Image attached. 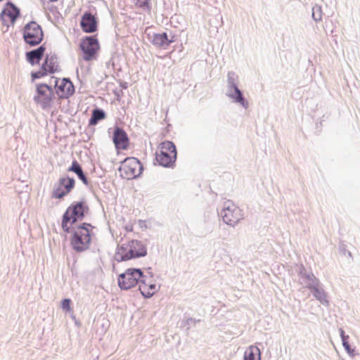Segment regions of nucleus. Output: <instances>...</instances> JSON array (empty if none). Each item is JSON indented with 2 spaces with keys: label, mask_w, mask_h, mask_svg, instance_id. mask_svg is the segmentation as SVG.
Here are the masks:
<instances>
[{
  "label": "nucleus",
  "mask_w": 360,
  "mask_h": 360,
  "mask_svg": "<svg viewBox=\"0 0 360 360\" xmlns=\"http://www.w3.org/2000/svg\"><path fill=\"white\" fill-rule=\"evenodd\" d=\"M129 231H132V228L131 227L130 229H128Z\"/></svg>",
  "instance_id": "obj_32"
},
{
  "label": "nucleus",
  "mask_w": 360,
  "mask_h": 360,
  "mask_svg": "<svg viewBox=\"0 0 360 360\" xmlns=\"http://www.w3.org/2000/svg\"><path fill=\"white\" fill-rule=\"evenodd\" d=\"M92 230L93 226L87 223L74 226L71 230L73 232L71 245L76 251L82 252L89 248L91 241Z\"/></svg>",
  "instance_id": "obj_1"
},
{
  "label": "nucleus",
  "mask_w": 360,
  "mask_h": 360,
  "mask_svg": "<svg viewBox=\"0 0 360 360\" xmlns=\"http://www.w3.org/2000/svg\"><path fill=\"white\" fill-rule=\"evenodd\" d=\"M70 303V299H64L61 302V307L63 309L70 311H71Z\"/></svg>",
  "instance_id": "obj_26"
},
{
  "label": "nucleus",
  "mask_w": 360,
  "mask_h": 360,
  "mask_svg": "<svg viewBox=\"0 0 360 360\" xmlns=\"http://www.w3.org/2000/svg\"><path fill=\"white\" fill-rule=\"evenodd\" d=\"M131 249L129 247V242L127 243L122 244L117 248L115 253V259L117 262L127 261L131 259Z\"/></svg>",
  "instance_id": "obj_17"
},
{
  "label": "nucleus",
  "mask_w": 360,
  "mask_h": 360,
  "mask_svg": "<svg viewBox=\"0 0 360 360\" xmlns=\"http://www.w3.org/2000/svg\"><path fill=\"white\" fill-rule=\"evenodd\" d=\"M55 88L57 95L60 98H68L75 92V87L72 82L66 78L56 79Z\"/></svg>",
  "instance_id": "obj_12"
},
{
  "label": "nucleus",
  "mask_w": 360,
  "mask_h": 360,
  "mask_svg": "<svg viewBox=\"0 0 360 360\" xmlns=\"http://www.w3.org/2000/svg\"><path fill=\"white\" fill-rule=\"evenodd\" d=\"M80 27L86 33H93L98 30V19L96 15L90 12H85L80 21Z\"/></svg>",
  "instance_id": "obj_13"
},
{
  "label": "nucleus",
  "mask_w": 360,
  "mask_h": 360,
  "mask_svg": "<svg viewBox=\"0 0 360 360\" xmlns=\"http://www.w3.org/2000/svg\"><path fill=\"white\" fill-rule=\"evenodd\" d=\"M53 97V91L51 86L45 84L37 86V95L34 96V101L43 108L51 106Z\"/></svg>",
  "instance_id": "obj_10"
},
{
  "label": "nucleus",
  "mask_w": 360,
  "mask_h": 360,
  "mask_svg": "<svg viewBox=\"0 0 360 360\" xmlns=\"http://www.w3.org/2000/svg\"><path fill=\"white\" fill-rule=\"evenodd\" d=\"M20 16V10L11 2H7L0 14L2 23L8 27L13 26L17 19Z\"/></svg>",
  "instance_id": "obj_9"
},
{
  "label": "nucleus",
  "mask_w": 360,
  "mask_h": 360,
  "mask_svg": "<svg viewBox=\"0 0 360 360\" xmlns=\"http://www.w3.org/2000/svg\"><path fill=\"white\" fill-rule=\"evenodd\" d=\"M48 73L45 71L41 69L39 71L32 73V77L33 79H39L41 78Z\"/></svg>",
  "instance_id": "obj_27"
},
{
  "label": "nucleus",
  "mask_w": 360,
  "mask_h": 360,
  "mask_svg": "<svg viewBox=\"0 0 360 360\" xmlns=\"http://www.w3.org/2000/svg\"><path fill=\"white\" fill-rule=\"evenodd\" d=\"M158 289L159 286L156 284L155 281L153 277H146L143 276L139 285V290L141 293L145 297H150L158 292Z\"/></svg>",
  "instance_id": "obj_14"
},
{
  "label": "nucleus",
  "mask_w": 360,
  "mask_h": 360,
  "mask_svg": "<svg viewBox=\"0 0 360 360\" xmlns=\"http://www.w3.org/2000/svg\"><path fill=\"white\" fill-rule=\"evenodd\" d=\"M340 334H341L342 344L345 343V342H348L347 340H348L349 337L345 335V332L343 330H340Z\"/></svg>",
  "instance_id": "obj_29"
},
{
  "label": "nucleus",
  "mask_w": 360,
  "mask_h": 360,
  "mask_svg": "<svg viewBox=\"0 0 360 360\" xmlns=\"http://www.w3.org/2000/svg\"><path fill=\"white\" fill-rule=\"evenodd\" d=\"M313 295L317 300H319L322 303L328 302L326 295L323 290L314 287L313 288Z\"/></svg>",
  "instance_id": "obj_24"
},
{
  "label": "nucleus",
  "mask_w": 360,
  "mask_h": 360,
  "mask_svg": "<svg viewBox=\"0 0 360 360\" xmlns=\"http://www.w3.org/2000/svg\"><path fill=\"white\" fill-rule=\"evenodd\" d=\"M79 47L82 51L84 60L90 61L96 59L100 45L95 37H86L82 39L80 41Z\"/></svg>",
  "instance_id": "obj_8"
},
{
  "label": "nucleus",
  "mask_w": 360,
  "mask_h": 360,
  "mask_svg": "<svg viewBox=\"0 0 360 360\" xmlns=\"http://www.w3.org/2000/svg\"><path fill=\"white\" fill-rule=\"evenodd\" d=\"M223 221L228 225L235 226L243 219L242 210L233 202L226 201L221 211Z\"/></svg>",
  "instance_id": "obj_7"
},
{
  "label": "nucleus",
  "mask_w": 360,
  "mask_h": 360,
  "mask_svg": "<svg viewBox=\"0 0 360 360\" xmlns=\"http://www.w3.org/2000/svg\"><path fill=\"white\" fill-rule=\"evenodd\" d=\"M86 209L82 202L72 204L68 207L62 219L61 226L63 230L67 233L71 232L74 226H77V221L83 219Z\"/></svg>",
  "instance_id": "obj_2"
},
{
  "label": "nucleus",
  "mask_w": 360,
  "mask_h": 360,
  "mask_svg": "<svg viewBox=\"0 0 360 360\" xmlns=\"http://www.w3.org/2000/svg\"><path fill=\"white\" fill-rule=\"evenodd\" d=\"M105 118V113L101 110L96 109L92 112V116L89 120L90 125H95L99 120Z\"/></svg>",
  "instance_id": "obj_22"
},
{
  "label": "nucleus",
  "mask_w": 360,
  "mask_h": 360,
  "mask_svg": "<svg viewBox=\"0 0 360 360\" xmlns=\"http://www.w3.org/2000/svg\"><path fill=\"white\" fill-rule=\"evenodd\" d=\"M245 360H261V352L259 349L254 345L246 349L244 354Z\"/></svg>",
  "instance_id": "obj_21"
},
{
  "label": "nucleus",
  "mask_w": 360,
  "mask_h": 360,
  "mask_svg": "<svg viewBox=\"0 0 360 360\" xmlns=\"http://www.w3.org/2000/svg\"><path fill=\"white\" fill-rule=\"evenodd\" d=\"M58 65L57 58L53 56H47L41 65V69L47 73H53L58 70Z\"/></svg>",
  "instance_id": "obj_20"
},
{
  "label": "nucleus",
  "mask_w": 360,
  "mask_h": 360,
  "mask_svg": "<svg viewBox=\"0 0 360 360\" xmlns=\"http://www.w3.org/2000/svg\"><path fill=\"white\" fill-rule=\"evenodd\" d=\"M82 168L79 164L76 161H73L72 163V166L70 167L69 171L74 172L76 174H78L82 171Z\"/></svg>",
  "instance_id": "obj_25"
},
{
  "label": "nucleus",
  "mask_w": 360,
  "mask_h": 360,
  "mask_svg": "<svg viewBox=\"0 0 360 360\" xmlns=\"http://www.w3.org/2000/svg\"><path fill=\"white\" fill-rule=\"evenodd\" d=\"M129 244L132 250L131 252V259L143 257L146 255V249L141 242L132 240L129 242Z\"/></svg>",
  "instance_id": "obj_18"
},
{
  "label": "nucleus",
  "mask_w": 360,
  "mask_h": 360,
  "mask_svg": "<svg viewBox=\"0 0 360 360\" xmlns=\"http://www.w3.org/2000/svg\"><path fill=\"white\" fill-rule=\"evenodd\" d=\"M176 158V151L173 143L165 141L160 145L156 152V160L160 165L170 167L175 162Z\"/></svg>",
  "instance_id": "obj_4"
},
{
  "label": "nucleus",
  "mask_w": 360,
  "mask_h": 360,
  "mask_svg": "<svg viewBox=\"0 0 360 360\" xmlns=\"http://www.w3.org/2000/svg\"><path fill=\"white\" fill-rule=\"evenodd\" d=\"M113 142L117 149H127L129 146V139L125 131L120 128H117L114 132Z\"/></svg>",
  "instance_id": "obj_16"
},
{
  "label": "nucleus",
  "mask_w": 360,
  "mask_h": 360,
  "mask_svg": "<svg viewBox=\"0 0 360 360\" xmlns=\"http://www.w3.org/2000/svg\"><path fill=\"white\" fill-rule=\"evenodd\" d=\"M231 97L233 98L236 102L239 103L243 107L247 108L248 103L245 101L240 91L236 86L234 87V94L231 95Z\"/></svg>",
  "instance_id": "obj_23"
},
{
  "label": "nucleus",
  "mask_w": 360,
  "mask_h": 360,
  "mask_svg": "<svg viewBox=\"0 0 360 360\" xmlns=\"http://www.w3.org/2000/svg\"><path fill=\"white\" fill-rule=\"evenodd\" d=\"M23 38L25 41L30 46L39 44L44 38L41 26L34 21L27 23L23 29Z\"/></svg>",
  "instance_id": "obj_6"
},
{
  "label": "nucleus",
  "mask_w": 360,
  "mask_h": 360,
  "mask_svg": "<svg viewBox=\"0 0 360 360\" xmlns=\"http://www.w3.org/2000/svg\"><path fill=\"white\" fill-rule=\"evenodd\" d=\"M75 186V180L72 178L63 177L56 184L52 192V196L60 199L68 195Z\"/></svg>",
  "instance_id": "obj_11"
},
{
  "label": "nucleus",
  "mask_w": 360,
  "mask_h": 360,
  "mask_svg": "<svg viewBox=\"0 0 360 360\" xmlns=\"http://www.w3.org/2000/svg\"><path fill=\"white\" fill-rule=\"evenodd\" d=\"M148 38L150 42L155 46L165 49L169 44L174 41V37L168 39L166 33H148Z\"/></svg>",
  "instance_id": "obj_15"
},
{
  "label": "nucleus",
  "mask_w": 360,
  "mask_h": 360,
  "mask_svg": "<svg viewBox=\"0 0 360 360\" xmlns=\"http://www.w3.org/2000/svg\"><path fill=\"white\" fill-rule=\"evenodd\" d=\"M343 346L345 348V349L348 352V353H351L350 346L348 342H345V343H343Z\"/></svg>",
  "instance_id": "obj_31"
},
{
  "label": "nucleus",
  "mask_w": 360,
  "mask_h": 360,
  "mask_svg": "<svg viewBox=\"0 0 360 360\" xmlns=\"http://www.w3.org/2000/svg\"><path fill=\"white\" fill-rule=\"evenodd\" d=\"M143 169V165L137 158L130 157L121 162L119 171L122 178L133 179L141 175Z\"/></svg>",
  "instance_id": "obj_3"
},
{
  "label": "nucleus",
  "mask_w": 360,
  "mask_h": 360,
  "mask_svg": "<svg viewBox=\"0 0 360 360\" xmlns=\"http://www.w3.org/2000/svg\"><path fill=\"white\" fill-rule=\"evenodd\" d=\"M136 4L139 6H143L147 4L148 0H136Z\"/></svg>",
  "instance_id": "obj_30"
},
{
  "label": "nucleus",
  "mask_w": 360,
  "mask_h": 360,
  "mask_svg": "<svg viewBox=\"0 0 360 360\" xmlns=\"http://www.w3.org/2000/svg\"><path fill=\"white\" fill-rule=\"evenodd\" d=\"M79 176V178L85 184H87V179L85 176V175L83 173V171L82 170L80 172L77 174Z\"/></svg>",
  "instance_id": "obj_28"
},
{
  "label": "nucleus",
  "mask_w": 360,
  "mask_h": 360,
  "mask_svg": "<svg viewBox=\"0 0 360 360\" xmlns=\"http://www.w3.org/2000/svg\"><path fill=\"white\" fill-rule=\"evenodd\" d=\"M142 277L140 269H128L118 276V285L121 289L128 290L135 287Z\"/></svg>",
  "instance_id": "obj_5"
},
{
  "label": "nucleus",
  "mask_w": 360,
  "mask_h": 360,
  "mask_svg": "<svg viewBox=\"0 0 360 360\" xmlns=\"http://www.w3.org/2000/svg\"><path fill=\"white\" fill-rule=\"evenodd\" d=\"M45 50L46 48L44 46H40L37 49L27 52L26 53L27 60L32 65L39 63L44 54Z\"/></svg>",
  "instance_id": "obj_19"
}]
</instances>
